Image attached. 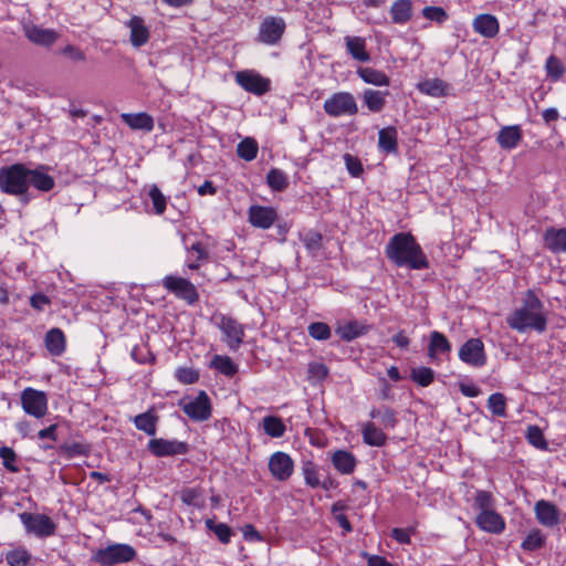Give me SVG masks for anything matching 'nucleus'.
<instances>
[{
  "mask_svg": "<svg viewBox=\"0 0 566 566\" xmlns=\"http://www.w3.org/2000/svg\"><path fill=\"white\" fill-rule=\"evenodd\" d=\"M386 255L398 268L427 270L430 266L427 255L416 238L409 232H399L390 238Z\"/></svg>",
  "mask_w": 566,
  "mask_h": 566,
  "instance_id": "nucleus-1",
  "label": "nucleus"
},
{
  "mask_svg": "<svg viewBox=\"0 0 566 566\" xmlns=\"http://www.w3.org/2000/svg\"><path fill=\"white\" fill-rule=\"evenodd\" d=\"M506 323L510 328L518 333L533 329L542 334L546 331L547 317L544 313V305L534 291L526 292L521 306L507 315Z\"/></svg>",
  "mask_w": 566,
  "mask_h": 566,
  "instance_id": "nucleus-2",
  "label": "nucleus"
},
{
  "mask_svg": "<svg viewBox=\"0 0 566 566\" xmlns=\"http://www.w3.org/2000/svg\"><path fill=\"white\" fill-rule=\"evenodd\" d=\"M0 189L13 196H24L28 191V168L23 164H14L0 169Z\"/></svg>",
  "mask_w": 566,
  "mask_h": 566,
  "instance_id": "nucleus-3",
  "label": "nucleus"
},
{
  "mask_svg": "<svg viewBox=\"0 0 566 566\" xmlns=\"http://www.w3.org/2000/svg\"><path fill=\"white\" fill-rule=\"evenodd\" d=\"M212 323L222 334V342L228 348L235 352L244 340V326L231 316L216 314L212 316Z\"/></svg>",
  "mask_w": 566,
  "mask_h": 566,
  "instance_id": "nucleus-4",
  "label": "nucleus"
},
{
  "mask_svg": "<svg viewBox=\"0 0 566 566\" xmlns=\"http://www.w3.org/2000/svg\"><path fill=\"white\" fill-rule=\"evenodd\" d=\"M181 410L193 421H206L211 417V400L206 391L201 390L196 397H185L179 401Z\"/></svg>",
  "mask_w": 566,
  "mask_h": 566,
  "instance_id": "nucleus-5",
  "label": "nucleus"
},
{
  "mask_svg": "<svg viewBox=\"0 0 566 566\" xmlns=\"http://www.w3.org/2000/svg\"><path fill=\"white\" fill-rule=\"evenodd\" d=\"M19 518L28 534H33L40 538L55 534L56 524L45 514L22 512L19 514Z\"/></svg>",
  "mask_w": 566,
  "mask_h": 566,
  "instance_id": "nucleus-6",
  "label": "nucleus"
},
{
  "mask_svg": "<svg viewBox=\"0 0 566 566\" xmlns=\"http://www.w3.org/2000/svg\"><path fill=\"white\" fill-rule=\"evenodd\" d=\"M323 108L332 117L353 116L358 112L356 99L348 92L334 93L325 99Z\"/></svg>",
  "mask_w": 566,
  "mask_h": 566,
  "instance_id": "nucleus-7",
  "label": "nucleus"
},
{
  "mask_svg": "<svg viewBox=\"0 0 566 566\" xmlns=\"http://www.w3.org/2000/svg\"><path fill=\"white\" fill-rule=\"evenodd\" d=\"M286 29V23L282 17H265L259 27L256 41L265 45H276Z\"/></svg>",
  "mask_w": 566,
  "mask_h": 566,
  "instance_id": "nucleus-8",
  "label": "nucleus"
},
{
  "mask_svg": "<svg viewBox=\"0 0 566 566\" xmlns=\"http://www.w3.org/2000/svg\"><path fill=\"white\" fill-rule=\"evenodd\" d=\"M136 552L128 544H112L104 548H99L94 559L102 565H115L127 563L135 558Z\"/></svg>",
  "mask_w": 566,
  "mask_h": 566,
  "instance_id": "nucleus-9",
  "label": "nucleus"
},
{
  "mask_svg": "<svg viewBox=\"0 0 566 566\" xmlns=\"http://www.w3.org/2000/svg\"><path fill=\"white\" fill-rule=\"evenodd\" d=\"M21 406L27 415L41 419L48 413V396L44 391L28 387L21 392Z\"/></svg>",
  "mask_w": 566,
  "mask_h": 566,
  "instance_id": "nucleus-10",
  "label": "nucleus"
},
{
  "mask_svg": "<svg viewBox=\"0 0 566 566\" xmlns=\"http://www.w3.org/2000/svg\"><path fill=\"white\" fill-rule=\"evenodd\" d=\"M163 286L189 304L196 303L199 298L196 286L185 277L167 275L163 279Z\"/></svg>",
  "mask_w": 566,
  "mask_h": 566,
  "instance_id": "nucleus-11",
  "label": "nucleus"
},
{
  "mask_svg": "<svg viewBox=\"0 0 566 566\" xmlns=\"http://www.w3.org/2000/svg\"><path fill=\"white\" fill-rule=\"evenodd\" d=\"M459 358L468 366L474 368L483 367L488 360L483 342L480 338H469L459 348Z\"/></svg>",
  "mask_w": 566,
  "mask_h": 566,
  "instance_id": "nucleus-12",
  "label": "nucleus"
},
{
  "mask_svg": "<svg viewBox=\"0 0 566 566\" xmlns=\"http://www.w3.org/2000/svg\"><path fill=\"white\" fill-rule=\"evenodd\" d=\"M235 82L247 92L261 96L271 90V81L254 70H244L235 74Z\"/></svg>",
  "mask_w": 566,
  "mask_h": 566,
  "instance_id": "nucleus-13",
  "label": "nucleus"
},
{
  "mask_svg": "<svg viewBox=\"0 0 566 566\" xmlns=\"http://www.w3.org/2000/svg\"><path fill=\"white\" fill-rule=\"evenodd\" d=\"M269 471L274 480L287 481L294 473V461L291 455L283 451H276L269 458Z\"/></svg>",
  "mask_w": 566,
  "mask_h": 566,
  "instance_id": "nucleus-14",
  "label": "nucleus"
},
{
  "mask_svg": "<svg viewBox=\"0 0 566 566\" xmlns=\"http://www.w3.org/2000/svg\"><path fill=\"white\" fill-rule=\"evenodd\" d=\"M148 450L156 457H171L188 452V444L178 440L155 438L149 440Z\"/></svg>",
  "mask_w": 566,
  "mask_h": 566,
  "instance_id": "nucleus-15",
  "label": "nucleus"
},
{
  "mask_svg": "<svg viewBox=\"0 0 566 566\" xmlns=\"http://www.w3.org/2000/svg\"><path fill=\"white\" fill-rule=\"evenodd\" d=\"M276 219L277 212L273 207L253 205L249 208V221L255 228L270 229Z\"/></svg>",
  "mask_w": 566,
  "mask_h": 566,
  "instance_id": "nucleus-16",
  "label": "nucleus"
},
{
  "mask_svg": "<svg viewBox=\"0 0 566 566\" xmlns=\"http://www.w3.org/2000/svg\"><path fill=\"white\" fill-rule=\"evenodd\" d=\"M475 523L479 528L491 534H501L505 530L504 518L494 510L480 512Z\"/></svg>",
  "mask_w": 566,
  "mask_h": 566,
  "instance_id": "nucleus-17",
  "label": "nucleus"
},
{
  "mask_svg": "<svg viewBox=\"0 0 566 566\" xmlns=\"http://www.w3.org/2000/svg\"><path fill=\"white\" fill-rule=\"evenodd\" d=\"M534 512L538 523L543 526L554 527L559 523L558 509L549 501H537L534 506Z\"/></svg>",
  "mask_w": 566,
  "mask_h": 566,
  "instance_id": "nucleus-18",
  "label": "nucleus"
},
{
  "mask_svg": "<svg viewBox=\"0 0 566 566\" xmlns=\"http://www.w3.org/2000/svg\"><path fill=\"white\" fill-rule=\"evenodd\" d=\"M125 25L130 31V43L135 48H140L146 44L150 38V31L148 27L145 24L143 18L138 15H133Z\"/></svg>",
  "mask_w": 566,
  "mask_h": 566,
  "instance_id": "nucleus-19",
  "label": "nucleus"
},
{
  "mask_svg": "<svg viewBox=\"0 0 566 566\" xmlns=\"http://www.w3.org/2000/svg\"><path fill=\"white\" fill-rule=\"evenodd\" d=\"M472 28L480 35L492 39L500 32V23L495 15L483 13L473 19Z\"/></svg>",
  "mask_w": 566,
  "mask_h": 566,
  "instance_id": "nucleus-20",
  "label": "nucleus"
},
{
  "mask_svg": "<svg viewBox=\"0 0 566 566\" xmlns=\"http://www.w3.org/2000/svg\"><path fill=\"white\" fill-rule=\"evenodd\" d=\"M54 178L46 172L45 166H39L35 169L28 168V187L32 186L36 190L46 192L53 189Z\"/></svg>",
  "mask_w": 566,
  "mask_h": 566,
  "instance_id": "nucleus-21",
  "label": "nucleus"
},
{
  "mask_svg": "<svg viewBox=\"0 0 566 566\" xmlns=\"http://www.w3.org/2000/svg\"><path fill=\"white\" fill-rule=\"evenodd\" d=\"M331 461L335 470L345 475L352 474L357 465L355 455L347 450L334 451Z\"/></svg>",
  "mask_w": 566,
  "mask_h": 566,
  "instance_id": "nucleus-22",
  "label": "nucleus"
},
{
  "mask_svg": "<svg viewBox=\"0 0 566 566\" xmlns=\"http://www.w3.org/2000/svg\"><path fill=\"white\" fill-rule=\"evenodd\" d=\"M417 88L424 95L431 97H443L449 95L450 85L441 78H427L417 84Z\"/></svg>",
  "mask_w": 566,
  "mask_h": 566,
  "instance_id": "nucleus-23",
  "label": "nucleus"
},
{
  "mask_svg": "<svg viewBox=\"0 0 566 566\" xmlns=\"http://www.w3.org/2000/svg\"><path fill=\"white\" fill-rule=\"evenodd\" d=\"M122 120L134 130L151 132L154 129V118L145 113H123Z\"/></svg>",
  "mask_w": 566,
  "mask_h": 566,
  "instance_id": "nucleus-24",
  "label": "nucleus"
},
{
  "mask_svg": "<svg viewBox=\"0 0 566 566\" xmlns=\"http://www.w3.org/2000/svg\"><path fill=\"white\" fill-rule=\"evenodd\" d=\"M451 352V343L440 332L433 331L430 334V342L428 345V356L433 361H438L439 354H449Z\"/></svg>",
  "mask_w": 566,
  "mask_h": 566,
  "instance_id": "nucleus-25",
  "label": "nucleus"
},
{
  "mask_svg": "<svg viewBox=\"0 0 566 566\" xmlns=\"http://www.w3.org/2000/svg\"><path fill=\"white\" fill-rule=\"evenodd\" d=\"M344 41L347 52L354 60L363 63L368 62L370 60V54L366 49V39L361 36L347 35L344 38Z\"/></svg>",
  "mask_w": 566,
  "mask_h": 566,
  "instance_id": "nucleus-26",
  "label": "nucleus"
},
{
  "mask_svg": "<svg viewBox=\"0 0 566 566\" xmlns=\"http://www.w3.org/2000/svg\"><path fill=\"white\" fill-rule=\"evenodd\" d=\"M544 243L554 253L566 252V229L548 228L544 233Z\"/></svg>",
  "mask_w": 566,
  "mask_h": 566,
  "instance_id": "nucleus-27",
  "label": "nucleus"
},
{
  "mask_svg": "<svg viewBox=\"0 0 566 566\" xmlns=\"http://www.w3.org/2000/svg\"><path fill=\"white\" fill-rule=\"evenodd\" d=\"M361 436L363 441L370 447H382L387 441L386 433L371 421L361 426Z\"/></svg>",
  "mask_w": 566,
  "mask_h": 566,
  "instance_id": "nucleus-28",
  "label": "nucleus"
},
{
  "mask_svg": "<svg viewBox=\"0 0 566 566\" xmlns=\"http://www.w3.org/2000/svg\"><path fill=\"white\" fill-rule=\"evenodd\" d=\"M378 146L381 151L395 154L398 150V133L396 127L388 126L378 132Z\"/></svg>",
  "mask_w": 566,
  "mask_h": 566,
  "instance_id": "nucleus-29",
  "label": "nucleus"
},
{
  "mask_svg": "<svg viewBox=\"0 0 566 566\" xmlns=\"http://www.w3.org/2000/svg\"><path fill=\"white\" fill-rule=\"evenodd\" d=\"M27 38L39 45L49 46L55 42L57 34L55 31L50 29H42L36 25H31L25 28Z\"/></svg>",
  "mask_w": 566,
  "mask_h": 566,
  "instance_id": "nucleus-30",
  "label": "nucleus"
},
{
  "mask_svg": "<svg viewBox=\"0 0 566 566\" xmlns=\"http://www.w3.org/2000/svg\"><path fill=\"white\" fill-rule=\"evenodd\" d=\"M389 92H381L376 90H365L361 96L363 104L373 113H380L386 105V97Z\"/></svg>",
  "mask_w": 566,
  "mask_h": 566,
  "instance_id": "nucleus-31",
  "label": "nucleus"
},
{
  "mask_svg": "<svg viewBox=\"0 0 566 566\" xmlns=\"http://www.w3.org/2000/svg\"><path fill=\"white\" fill-rule=\"evenodd\" d=\"M412 13L410 0H397L390 7V17L396 24H406L411 20Z\"/></svg>",
  "mask_w": 566,
  "mask_h": 566,
  "instance_id": "nucleus-32",
  "label": "nucleus"
},
{
  "mask_svg": "<svg viewBox=\"0 0 566 566\" xmlns=\"http://www.w3.org/2000/svg\"><path fill=\"white\" fill-rule=\"evenodd\" d=\"M522 139V130L520 126H506L503 127L497 136L499 145L504 149H514Z\"/></svg>",
  "mask_w": 566,
  "mask_h": 566,
  "instance_id": "nucleus-33",
  "label": "nucleus"
},
{
  "mask_svg": "<svg viewBox=\"0 0 566 566\" xmlns=\"http://www.w3.org/2000/svg\"><path fill=\"white\" fill-rule=\"evenodd\" d=\"M45 347L50 354L60 356L65 350V336L60 328H51L45 335Z\"/></svg>",
  "mask_w": 566,
  "mask_h": 566,
  "instance_id": "nucleus-34",
  "label": "nucleus"
},
{
  "mask_svg": "<svg viewBox=\"0 0 566 566\" xmlns=\"http://www.w3.org/2000/svg\"><path fill=\"white\" fill-rule=\"evenodd\" d=\"M357 74L367 84L375 86H388L390 84L388 75L373 67H359Z\"/></svg>",
  "mask_w": 566,
  "mask_h": 566,
  "instance_id": "nucleus-35",
  "label": "nucleus"
},
{
  "mask_svg": "<svg viewBox=\"0 0 566 566\" xmlns=\"http://www.w3.org/2000/svg\"><path fill=\"white\" fill-rule=\"evenodd\" d=\"M262 429L270 438H282L286 432V426L277 416H265L262 419Z\"/></svg>",
  "mask_w": 566,
  "mask_h": 566,
  "instance_id": "nucleus-36",
  "label": "nucleus"
},
{
  "mask_svg": "<svg viewBox=\"0 0 566 566\" xmlns=\"http://www.w3.org/2000/svg\"><path fill=\"white\" fill-rule=\"evenodd\" d=\"M336 333L344 340L350 342L366 333V327L357 321H350L339 325Z\"/></svg>",
  "mask_w": 566,
  "mask_h": 566,
  "instance_id": "nucleus-37",
  "label": "nucleus"
},
{
  "mask_svg": "<svg viewBox=\"0 0 566 566\" xmlns=\"http://www.w3.org/2000/svg\"><path fill=\"white\" fill-rule=\"evenodd\" d=\"M205 525L208 531L213 532L222 544H229L231 542L233 531L228 524L217 523L214 518H207Z\"/></svg>",
  "mask_w": 566,
  "mask_h": 566,
  "instance_id": "nucleus-38",
  "label": "nucleus"
},
{
  "mask_svg": "<svg viewBox=\"0 0 566 566\" xmlns=\"http://www.w3.org/2000/svg\"><path fill=\"white\" fill-rule=\"evenodd\" d=\"M259 151V145L252 137L243 138L237 146L238 156L245 160L252 161L256 158Z\"/></svg>",
  "mask_w": 566,
  "mask_h": 566,
  "instance_id": "nucleus-39",
  "label": "nucleus"
},
{
  "mask_svg": "<svg viewBox=\"0 0 566 566\" xmlns=\"http://www.w3.org/2000/svg\"><path fill=\"white\" fill-rule=\"evenodd\" d=\"M371 419H378L384 428H395L396 412L389 407L373 408L369 412Z\"/></svg>",
  "mask_w": 566,
  "mask_h": 566,
  "instance_id": "nucleus-40",
  "label": "nucleus"
},
{
  "mask_svg": "<svg viewBox=\"0 0 566 566\" xmlns=\"http://www.w3.org/2000/svg\"><path fill=\"white\" fill-rule=\"evenodd\" d=\"M266 184L273 191H283L289 186V177L283 170L272 168L266 175Z\"/></svg>",
  "mask_w": 566,
  "mask_h": 566,
  "instance_id": "nucleus-41",
  "label": "nucleus"
},
{
  "mask_svg": "<svg viewBox=\"0 0 566 566\" xmlns=\"http://www.w3.org/2000/svg\"><path fill=\"white\" fill-rule=\"evenodd\" d=\"M157 417L151 412H144L134 418V424L148 436L156 434Z\"/></svg>",
  "mask_w": 566,
  "mask_h": 566,
  "instance_id": "nucleus-42",
  "label": "nucleus"
},
{
  "mask_svg": "<svg viewBox=\"0 0 566 566\" xmlns=\"http://www.w3.org/2000/svg\"><path fill=\"white\" fill-rule=\"evenodd\" d=\"M211 366L219 373L232 377L238 371V366L229 356L216 355L211 361Z\"/></svg>",
  "mask_w": 566,
  "mask_h": 566,
  "instance_id": "nucleus-43",
  "label": "nucleus"
},
{
  "mask_svg": "<svg viewBox=\"0 0 566 566\" xmlns=\"http://www.w3.org/2000/svg\"><path fill=\"white\" fill-rule=\"evenodd\" d=\"M302 474L304 482L307 486L315 489L321 485L319 470L317 464L312 461H306L302 465Z\"/></svg>",
  "mask_w": 566,
  "mask_h": 566,
  "instance_id": "nucleus-44",
  "label": "nucleus"
},
{
  "mask_svg": "<svg viewBox=\"0 0 566 566\" xmlns=\"http://www.w3.org/2000/svg\"><path fill=\"white\" fill-rule=\"evenodd\" d=\"M31 559L30 553L24 547H18L6 554V560L10 566H28Z\"/></svg>",
  "mask_w": 566,
  "mask_h": 566,
  "instance_id": "nucleus-45",
  "label": "nucleus"
},
{
  "mask_svg": "<svg viewBox=\"0 0 566 566\" xmlns=\"http://www.w3.org/2000/svg\"><path fill=\"white\" fill-rule=\"evenodd\" d=\"M488 407L494 416L506 417V400L503 394H492L488 399Z\"/></svg>",
  "mask_w": 566,
  "mask_h": 566,
  "instance_id": "nucleus-46",
  "label": "nucleus"
},
{
  "mask_svg": "<svg viewBox=\"0 0 566 566\" xmlns=\"http://www.w3.org/2000/svg\"><path fill=\"white\" fill-rule=\"evenodd\" d=\"M411 379L421 387L429 386L434 379V373L429 367H417L411 370Z\"/></svg>",
  "mask_w": 566,
  "mask_h": 566,
  "instance_id": "nucleus-47",
  "label": "nucleus"
},
{
  "mask_svg": "<svg viewBox=\"0 0 566 566\" xmlns=\"http://www.w3.org/2000/svg\"><path fill=\"white\" fill-rule=\"evenodd\" d=\"M148 197L151 200L154 212L156 214H163L166 210L167 199L156 185L149 188Z\"/></svg>",
  "mask_w": 566,
  "mask_h": 566,
  "instance_id": "nucleus-48",
  "label": "nucleus"
},
{
  "mask_svg": "<svg viewBox=\"0 0 566 566\" xmlns=\"http://www.w3.org/2000/svg\"><path fill=\"white\" fill-rule=\"evenodd\" d=\"M545 543V536L539 530H533L528 533L525 539L522 542V548L524 551H536L541 548Z\"/></svg>",
  "mask_w": 566,
  "mask_h": 566,
  "instance_id": "nucleus-49",
  "label": "nucleus"
},
{
  "mask_svg": "<svg viewBox=\"0 0 566 566\" xmlns=\"http://www.w3.org/2000/svg\"><path fill=\"white\" fill-rule=\"evenodd\" d=\"M181 501L187 505L200 507L203 503L202 492L197 488H186L180 492Z\"/></svg>",
  "mask_w": 566,
  "mask_h": 566,
  "instance_id": "nucleus-50",
  "label": "nucleus"
},
{
  "mask_svg": "<svg viewBox=\"0 0 566 566\" xmlns=\"http://www.w3.org/2000/svg\"><path fill=\"white\" fill-rule=\"evenodd\" d=\"M0 458L2 460L3 467L12 473L19 472V467L17 464V454L14 450L10 447H1L0 448Z\"/></svg>",
  "mask_w": 566,
  "mask_h": 566,
  "instance_id": "nucleus-51",
  "label": "nucleus"
},
{
  "mask_svg": "<svg viewBox=\"0 0 566 566\" xmlns=\"http://www.w3.org/2000/svg\"><path fill=\"white\" fill-rule=\"evenodd\" d=\"M343 159H344L345 167L352 177L358 178L363 175L364 167L358 157L346 153L343 155Z\"/></svg>",
  "mask_w": 566,
  "mask_h": 566,
  "instance_id": "nucleus-52",
  "label": "nucleus"
},
{
  "mask_svg": "<svg viewBox=\"0 0 566 566\" xmlns=\"http://www.w3.org/2000/svg\"><path fill=\"white\" fill-rule=\"evenodd\" d=\"M545 69H546L547 75L554 81L559 80L563 76V74L565 73L564 65L562 64L559 59H557L555 55H551L547 57L546 63H545Z\"/></svg>",
  "mask_w": 566,
  "mask_h": 566,
  "instance_id": "nucleus-53",
  "label": "nucleus"
},
{
  "mask_svg": "<svg viewBox=\"0 0 566 566\" xmlns=\"http://www.w3.org/2000/svg\"><path fill=\"white\" fill-rule=\"evenodd\" d=\"M474 507L480 512L493 510L494 499L488 491H478L474 496Z\"/></svg>",
  "mask_w": 566,
  "mask_h": 566,
  "instance_id": "nucleus-54",
  "label": "nucleus"
},
{
  "mask_svg": "<svg viewBox=\"0 0 566 566\" xmlns=\"http://www.w3.org/2000/svg\"><path fill=\"white\" fill-rule=\"evenodd\" d=\"M526 438L528 442L534 446L537 449L546 450L547 449V442L544 438V434L539 427L537 426H530L527 428V434Z\"/></svg>",
  "mask_w": 566,
  "mask_h": 566,
  "instance_id": "nucleus-55",
  "label": "nucleus"
},
{
  "mask_svg": "<svg viewBox=\"0 0 566 566\" xmlns=\"http://www.w3.org/2000/svg\"><path fill=\"white\" fill-rule=\"evenodd\" d=\"M175 377L184 385H192L198 381L199 374L191 367H179L176 369Z\"/></svg>",
  "mask_w": 566,
  "mask_h": 566,
  "instance_id": "nucleus-56",
  "label": "nucleus"
},
{
  "mask_svg": "<svg viewBox=\"0 0 566 566\" xmlns=\"http://www.w3.org/2000/svg\"><path fill=\"white\" fill-rule=\"evenodd\" d=\"M307 331L310 336L317 340H326L331 337L329 326L322 322L310 324Z\"/></svg>",
  "mask_w": 566,
  "mask_h": 566,
  "instance_id": "nucleus-57",
  "label": "nucleus"
},
{
  "mask_svg": "<svg viewBox=\"0 0 566 566\" xmlns=\"http://www.w3.org/2000/svg\"><path fill=\"white\" fill-rule=\"evenodd\" d=\"M422 15L426 19L438 23H443L448 19L446 10L441 7H426L422 10Z\"/></svg>",
  "mask_w": 566,
  "mask_h": 566,
  "instance_id": "nucleus-58",
  "label": "nucleus"
},
{
  "mask_svg": "<svg viewBox=\"0 0 566 566\" xmlns=\"http://www.w3.org/2000/svg\"><path fill=\"white\" fill-rule=\"evenodd\" d=\"M308 374L312 378L321 380L328 375V369L324 364L313 363L308 366Z\"/></svg>",
  "mask_w": 566,
  "mask_h": 566,
  "instance_id": "nucleus-59",
  "label": "nucleus"
},
{
  "mask_svg": "<svg viewBox=\"0 0 566 566\" xmlns=\"http://www.w3.org/2000/svg\"><path fill=\"white\" fill-rule=\"evenodd\" d=\"M391 537L395 541H397L399 544H410V542H411V532L408 528L395 527L391 531Z\"/></svg>",
  "mask_w": 566,
  "mask_h": 566,
  "instance_id": "nucleus-60",
  "label": "nucleus"
},
{
  "mask_svg": "<svg viewBox=\"0 0 566 566\" xmlns=\"http://www.w3.org/2000/svg\"><path fill=\"white\" fill-rule=\"evenodd\" d=\"M50 302V298L43 293H35L30 298L31 306L38 311H43Z\"/></svg>",
  "mask_w": 566,
  "mask_h": 566,
  "instance_id": "nucleus-61",
  "label": "nucleus"
},
{
  "mask_svg": "<svg viewBox=\"0 0 566 566\" xmlns=\"http://www.w3.org/2000/svg\"><path fill=\"white\" fill-rule=\"evenodd\" d=\"M363 556L367 560V566H394L385 557L379 556V555H371L368 553H363Z\"/></svg>",
  "mask_w": 566,
  "mask_h": 566,
  "instance_id": "nucleus-62",
  "label": "nucleus"
},
{
  "mask_svg": "<svg viewBox=\"0 0 566 566\" xmlns=\"http://www.w3.org/2000/svg\"><path fill=\"white\" fill-rule=\"evenodd\" d=\"M208 256L205 248L201 243L197 242L191 245L189 249V258L196 259L197 261H203Z\"/></svg>",
  "mask_w": 566,
  "mask_h": 566,
  "instance_id": "nucleus-63",
  "label": "nucleus"
},
{
  "mask_svg": "<svg viewBox=\"0 0 566 566\" xmlns=\"http://www.w3.org/2000/svg\"><path fill=\"white\" fill-rule=\"evenodd\" d=\"M130 355L132 358L139 364H145L149 360V353L143 346H135Z\"/></svg>",
  "mask_w": 566,
  "mask_h": 566,
  "instance_id": "nucleus-64",
  "label": "nucleus"
}]
</instances>
